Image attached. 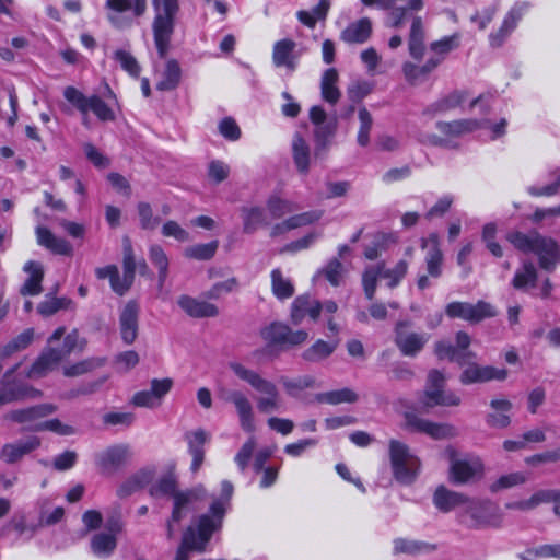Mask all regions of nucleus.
Instances as JSON below:
<instances>
[{
	"label": "nucleus",
	"instance_id": "nucleus-1",
	"mask_svg": "<svg viewBox=\"0 0 560 560\" xmlns=\"http://www.w3.org/2000/svg\"><path fill=\"white\" fill-rule=\"evenodd\" d=\"M234 487L229 480L221 483V494L213 499L209 513L198 517L196 527L189 526L184 533L182 544L176 550L174 560H190V552L206 550L212 534L222 526V521L230 505Z\"/></svg>",
	"mask_w": 560,
	"mask_h": 560
},
{
	"label": "nucleus",
	"instance_id": "nucleus-2",
	"mask_svg": "<svg viewBox=\"0 0 560 560\" xmlns=\"http://www.w3.org/2000/svg\"><path fill=\"white\" fill-rule=\"evenodd\" d=\"M66 328L58 327L47 340V347L31 366L27 376L40 378L54 371L58 364L75 350L82 351L85 341L81 340L77 330L65 336Z\"/></svg>",
	"mask_w": 560,
	"mask_h": 560
},
{
	"label": "nucleus",
	"instance_id": "nucleus-3",
	"mask_svg": "<svg viewBox=\"0 0 560 560\" xmlns=\"http://www.w3.org/2000/svg\"><path fill=\"white\" fill-rule=\"evenodd\" d=\"M66 328L58 327L47 340V347L31 366L27 376L40 378L54 371L58 364L75 350L82 351L85 341L81 340L77 330L65 336Z\"/></svg>",
	"mask_w": 560,
	"mask_h": 560
},
{
	"label": "nucleus",
	"instance_id": "nucleus-4",
	"mask_svg": "<svg viewBox=\"0 0 560 560\" xmlns=\"http://www.w3.org/2000/svg\"><path fill=\"white\" fill-rule=\"evenodd\" d=\"M506 241L524 254H535L538 257L540 268L547 271H552L560 258L557 242L538 232L526 234L520 231H512L506 234Z\"/></svg>",
	"mask_w": 560,
	"mask_h": 560
},
{
	"label": "nucleus",
	"instance_id": "nucleus-5",
	"mask_svg": "<svg viewBox=\"0 0 560 560\" xmlns=\"http://www.w3.org/2000/svg\"><path fill=\"white\" fill-rule=\"evenodd\" d=\"M229 368L238 380L262 394L257 399V408L260 412L269 413L280 408V393L275 383L240 362L232 361L229 363Z\"/></svg>",
	"mask_w": 560,
	"mask_h": 560
},
{
	"label": "nucleus",
	"instance_id": "nucleus-6",
	"mask_svg": "<svg viewBox=\"0 0 560 560\" xmlns=\"http://www.w3.org/2000/svg\"><path fill=\"white\" fill-rule=\"evenodd\" d=\"M463 522L470 528H499L504 514L500 506L489 500H469L462 514Z\"/></svg>",
	"mask_w": 560,
	"mask_h": 560
},
{
	"label": "nucleus",
	"instance_id": "nucleus-7",
	"mask_svg": "<svg viewBox=\"0 0 560 560\" xmlns=\"http://www.w3.org/2000/svg\"><path fill=\"white\" fill-rule=\"evenodd\" d=\"M155 10L153 22L154 42L159 54L163 57L170 44L174 28V18L179 10L178 0H152Z\"/></svg>",
	"mask_w": 560,
	"mask_h": 560
},
{
	"label": "nucleus",
	"instance_id": "nucleus-8",
	"mask_svg": "<svg viewBox=\"0 0 560 560\" xmlns=\"http://www.w3.org/2000/svg\"><path fill=\"white\" fill-rule=\"evenodd\" d=\"M389 457L395 479L404 485H410L420 469V462L409 447L397 440L389 441Z\"/></svg>",
	"mask_w": 560,
	"mask_h": 560
},
{
	"label": "nucleus",
	"instance_id": "nucleus-9",
	"mask_svg": "<svg viewBox=\"0 0 560 560\" xmlns=\"http://www.w3.org/2000/svg\"><path fill=\"white\" fill-rule=\"evenodd\" d=\"M206 495L207 490L202 485L174 493L172 515L166 524V535L168 539H172L175 536V524L179 523L189 513H191L196 509V503L202 501Z\"/></svg>",
	"mask_w": 560,
	"mask_h": 560
},
{
	"label": "nucleus",
	"instance_id": "nucleus-10",
	"mask_svg": "<svg viewBox=\"0 0 560 560\" xmlns=\"http://www.w3.org/2000/svg\"><path fill=\"white\" fill-rule=\"evenodd\" d=\"M435 127L442 136L423 133L419 136V141L429 145L443 147L447 144L450 139L471 133L481 126L476 119H459L453 121H438Z\"/></svg>",
	"mask_w": 560,
	"mask_h": 560
},
{
	"label": "nucleus",
	"instance_id": "nucleus-11",
	"mask_svg": "<svg viewBox=\"0 0 560 560\" xmlns=\"http://www.w3.org/2000/svg\"><path fill=\"white\" fill-rule=\"evenodd\" d=\"M63 96L80 113L90 110L101 121H113L116 118L114 110L98 95L88 97L74 86H67Z\"/></svg>",
	"mask_w": 560,
	"mask_h": 560
},
{
	"label": "nucleus",
	"instance_id": "nucleus-12",
	"mask_svg": "<svg viewBox=\"0 0 560 560\" xmlns=\"http://www.w3.org/2000/svg\"><path fill=\"white\" fill-rule=\"evenodd\" d=\"M445 314L450 318H459L470 324H477L483 319L497 316L493 305L486 301H478L476 304L455 301L445 306Z\"/></svg>",
	"mask_w": 560,
	"mask_h": 560
},
{
	"label": "nucleus",
	"instance_id": "nucleus-13",
	"mask_svg": "<svg viewBox=\"0 0 560 560\" xmlns=\"http://www.w3.org/2000/svg\"><path fill=\"white\" fill-rule=\"evenodd\" d=\"M19 364L8 370L0 381V406L22 401L25 399H37L42 392L33 386L16 382L13 377Z\"/></svg>",
	"mask_w": 560,
	"mask_h": 560
},
{
	"label": "nucleus",
	"instance_id": "nucleus-14",
	"mask_svg": "<svg viewBox=\"0 0 560 560\" xmlns=\"http://www.w3.org/2000/svg\"><path fill=\"white\" fill-rule=\"evenodd\" d=\"M445 376L438 370L430 371L422 402L425 407L458 406L460 398L453 392H445Z\"/></svg>",
	"mask_w": 560,
	"mask_h": 560
},
{
	"label": "nucleus",
	"instance_id": "nucleus-15",
	"mask_svg": "<svg viewBox=\"0 0 560 560\" xmlns=\"http://www.w3.org/2000/svg\"><path fill=\"white\" fill-rule=\"evenodd\" d=\"M409 320H400L395 326V345L405 357H416L430 339L427 332L411 330Z\"/></svg>",
	"mask_w": 560,
	"mask_h": 560
},
{
	"label": "nucleus",
	"instance_id": "nucleus-16",
	"mask_svg": "<svg viewBox=\"0 0 560 560\" xmlns=\"http://www.w3.org/2000/svg\"><path fill=\"white\" fill-rule=\"evenodd\" d=\"M107 20L116 28L129 27L131 19L122 13L131 11L135 18L142 16L147 11V0H106Z\"/></svg>",
	"mask_w": 560,
	"mask_h": 560
},
{
	"label": "nucleus",
	"instance_id": "nucleus-17",
	"mask_svg": "<svg viewBox=\"0 0 560 560\" xmlns=\"http://www.w3.org/2000/svg\"><path fill=\"white\" fill-rule=\"evenodd\" d=\"M422 247L428 248L425 255V266L428 275L418 278L417 285L420 290H424L431 285L429 276L440 278L442 275L443 254L439 246V235L432 233L428 238L422 241Z\"/></svg>",
	"mask_w": 560,
	"mask_h": 560
},
{
	"label": "nucleus",
	"instance_id": "nucleus-18",
	"mask_svg": "<svg viewBox=\"0 0 560 560\" xmlns=\"http://www.w3.org/2000/svg\"><path fill=\"white\" fill-rule=\"evenodd\" d=\"M173 387V381L168 377L153 378L150 388L137 392L131 399L136 407L154 409L162 405L164 397Z\"/></svg>",
	"mask_w": 560,
	"mask_h": 560
},
{
	"label": "nucleus",
	"instance_id": "nucleus-19",
	"mask_svg": "<svg viewBox=\"0 0 560 560\" xmlns=\"http://www.w3.org/2000/svg\"><path fill=\"white\" fill-rule=\"evenodd\" d=\"M260 336L268 345L298 346L307 339L308 334L305 330L293 331L288 325L275 322L264 327Z\"/></svg>",
	"mask_w": 560,
	"mask_h": 560
},
{
	"label": "nucleus",
	"instance_id": "nucleus-20",
	"mask_svg": "<svg viewBox=\"0 0 560 560\" xmlns=\"http://www.w3.org/2000/svg\"><path fill=\"white\" fill-rule=\"evenodd\" d=\"M485 466L480 457L472 456L462 459H453L451 463L450 474L454 483H467L475 479L481 478Z\"/></svg>",
	"mask_w": 560,
	"mask_h": 560
},
{
	"label": "nucleus",
	"instance_id": "nucleus-21",
	"mask_svg": "<svg viewBox=\"0 0 560 560\" xmlns=\"http://www.w3.org/2000/svg\"><path fill=\"white\" fill-rule=\"evenodd\" d=\"M406 425L408 429L425 433L435 440L451 439L457 435V429L448 423H435L413 413L406 415Z\"/></svg>",
	"mask_w": 560,
	"mask_h": 560
},
{
	"label": "nucleus",
	"instance_id": "nucleus-22",
	"mask_svg": "<svg viewBox=\"0 0 560 560\" xmlns=\"http://www.w3.org/2000/svg\"><path fill=\"white\" fill-rule=\"evenodd\" d=\"M301 52L296 51V43L290 38L277 40L272 47V63L277 68H285L293 73L298 66Z\"/></svg>",
	"mask_w": 560,
	"mask_h": 560
},
{
	"label": "nucleus",
	"instance_id": "nucleus-23",
	"mask_svg": "<svg viewBox=\"0 0 560 560\" xmlns=\"http://www.w3.org/2000/svg\"><path fill=\"white\" fill-rule=\"evenodd\" d=\"M128 445L118 444L107 447L95 456V463L103 472H114L127 463L130 458Z\"/></svg>",
	"mask_w": 560,
	"mask_h": 560
},
{
	"label": "nucleus",
	"instance_id": "nucleus-24",
	"mask_svg": "<svg viewBox=\"0 0 560 560\" xmlns=\"http://www.w3.org/2000/svg\"><path fill=\"white\" fill-rule=\"evenodd\" d=\"M508 374L509 372L506 369L471 363L460 374V382L465 385H469L490 381H504L508 377Z\"/></svg>",
	"mask_w": 560,
	"mask_h": 560
},
{
	"label": "nucleus",
	"instance_id": "nucleus-25",
	"mask_svg": "<svg viewBox=\"0 0 560 560\" xmlns=\"http://www.w3.org/2000/svg\"><path fill=\"white\" fill-rule=\"evenodd\" d=\"M56 406L52 404H40L28 408L15 409L10 411L5 417L7 419L27 425L28 430H32L40 419L52 415L56 411Z\"/></svg>",
	"mask_w": 560,
	"mask_h": 560
},
{
	"label": "nucleus",
	"instance_id": "nucleus-26",
	"mask_svg": "<svg viewBox=\"0 0 560 560\" xmlns=\"http://www.w3.org/2000/svg\"><path fill=\"white\" fill-rule=\"evenodd\" d=\"M40 446V439L31 436L26 440L5 443L0 448V460L7 465H13L22 460V458L34 452Z\"/></svg>",
	"mask_w": 560,
	"mask_h": 560
},
{
	"label": "nucleus",
	"instance_id": "nucleus-27",
	"mask_svg": "<svg viewBox=\"0 0 560 560\" xmlns=\"http://www.w3.org/2000/svg\"><path fill=\"white\" fill-rule=\"evenodd\" d=\"M225 399L235 407L241 429L247 433H253L256 425L253 405L248 397L241 390H231Z\"/></svg>",
	"mask_w": 560,
	"mask_h": 560
},
{
	"label": "nucleus",
	"instance_id": "nucleus-28",
	"mask_svg": "<svg viewBox=\"0 0 560 560\" xmlns=\"http://www.w3.org/2000/svg\"><path fill=\"white\" fill-rule=\"evenodd\" d=\"M310 119L315 125V137L318 141L324 143L335 135L338 119L335 115L328 117L323 107L313 106L310 110Z\"/></svg>",
	"mask_w": 560,
	"mask_h": 560
},
{
	"label": "nucleus",
	"instance_id": "nucleus-29",
	"mask_svg": "<svg viewBox=\"0 0 560 560\" xmlns=\"http://www.w3.org/2000/svg\"><path fill=\"white\" fill-rule=\"evenodd\" d=\"M139 306L129 301L121 310L119 317L120 335L125 343L131 345L138 336Z\"/></svg>",
	"mask_w": 560,
	"mask_h": 560
},
{
	"label": "nucleus",
	"instance_id": "nucleus-30",
	"mask_svg": "<svg viewBox=\"0 0 560 560\" xmlns=\"http://www.w3.org/2000/svg\"><path fill=\"white\" fill-rule=\"evenodd\" d=\"M373 33V23L371 19L364 16L349 23L340 33V39L346 44H364Z\"/></svg>",
	"mask_w": 560,
	"mask_h": 560
},
{
	"label": "nucleus",
	"instance_id": "nucleus-31",
	"mask_svg": "<svg viewBox=\"0 0 560 560\" xmlns=\"http://www.w3.org/2000/svg\"><path fill=\"white\" fill-rule=\"evenodd\" d=\"M323 215L322 211L312 210L300 214L291 215L280 223L275 224L271 228L270 236L276 237L284 234L291 230H295L302 226L310 225L317 222Z\"/></svg>",
	"mask_w": 560,
	"mask_h": 560
},
{
	"label": "nucleus",
	"instance_id": "nucleus-32",
	"mask_svg": "<svg viewBox=\"0 0 560 560\" xmlns=\"http://www.w3.org/2000/svg\"><path fill=\"white\" fill-rule=\"evenodd\" d=\"M35 235L37 244L51 253L66 256L72 254V245L67 240L56 236L49 229L38 225Z\"/></svg>",
	"mask_w": 560,
	"mask_h": 560
},
{
	"label": "nucleus",
	"instance_id": "nucleus-33",
	"mask_svg": "<svg viewBox=\"0 0 560 560\" xmlns=\"http://www.w3.org/2000/svg\"><path fill=\"white\" fill-rule=\"evenodd\" d=\"M319 314L320 303L308 295H300L292 303L291 320L294 325L301 324L306 316L316 319Z\"/></svg>",
	"mask_w": 560,
	"mask_h": 560
},
{
	"label": "nucleus",
	"instance_id": "nucleus-34",
	"mask_svg": "<svg viewBox=\"0 0 560 560\" xmlns=\"http://www.w3.org/2000/svg\"><path fill=\"white\" fill-rule=\"evenodd\" d=\"M177 303L190 317H214L219 314V310L214 304L188 295L179 296Z\"/></svg>",
	"mask_w": 560,
	"mask_h": 560
},
{
	"label": "nucleus",
	"instance_id": "nucleus-35",
	"mask_svg": "<svg viewBox=\"0 0 560 560\" xmlns=\"http://www.w3.org/2000/svg\"><path fill=\"white\" fill-rule=\"evenodd\" d=\"M525 9L523 7H513L505 15L501 27L489 35L490 45L499 47L506 37L515 30L522 20Z\"/></svg>",
	"mask_w": 560,
	"mask_h": 560
},
{
	"label": "nucleus",
	"instance_id": "nucleus-36",
	"mask_svg": "<svg viewBox=\"0 0 560 560\" xmlns=\"http://www.w3.org/2000/svg\"><path fill=\"white\" fill-rule=\"evenodd\" d=\"M491 411L486 417V422L491 428L504 429L511 424L510 411L512 404L504 398H495L490 401Z\"/></svg>",
	"mask_w": 560,
	"mask_h": 560
},
{
	"label": "nucleus",
	"instance_id": "nucleus-37",
	"mask_svg": "<svg viewBox=\"0 0 560 560\" xmlns=\"http://www.w3.org/2000/svg\"><path fill=\"white\" fill-rule=\"evenodd\" d=\"M467 94L464 91H454L430 104L424 110V115H443L459 106L466 101Z\"/></svg>",
	"mask_w": 560,
	"mask_h": 560
},
{
	"label": "nucleus",
	"instance_id": "nucleus-38",
	"mask_svg": "<svg viewBox=\"0 0 560 560\" xmlns=\"http://www.w3.org/2000/svg\"><path fill=\"white\" fill-rule=\"evenodd\" d=\"M243 220V232L246 234L255 233L259 228L268 225L267 212L260 206H244L241 208Z\"/></svg>",
	"mask_w": 560,
	"mask_h": 560
},
{
	"label": "nucleus",
	"instance_id": "nucleus-39",
	"mask_svg": "<svg viewBox=\"0 0 560 560\" xmlns=\"http://www.w3.org/2000/svg\"><path fill=\"white\" fill-rule=\"evenodd\" d=\"M23 270L28 273V278L22 285L20 293L22 295H38L42 292V281L44 278L42 264L30 260L25 262Z\"/></svg>",
	"mask_w": 560,
	"mask_h": 560
},
{
	"label": "nucleus",
	"instance_id": "nucleus-40",
	"mask_svg": "<svg viewBox=\"0 0 560 560\" xmlns=\"http://www.w3.org/2000/svg\"><path fill=\"white\" fill-rule=\"evenodd\" d=\"M467 502L468 498L464 494L451 491L444 486H440L433 494V503L442 512H448L459 505H464L465 509Z\"/></svg>",
	"mask_w": 560,
	"mask_h": 560
},
{
	"label": "nucleus",
	"instance_id": "nucleus-41",
	"mask_svg": "<svg viewBox=\"0 0 560 560\" xmlns=\"http://www.w3.org/2000/svg\"><path fill=\"white\" fill-rule=\"evenodd\" d=\"M424 38L425 33L422 19L415 16L410 27L408 48L410 56L417 60H420L424 55Z\"/></svg>",
	"mask_w": 560,
	"mask_h": 560
},
{
	"label": "nucleus",
	"instance_id": "nucleus-42",
	"mask_svg": "<svg viewBox=\"0 0 560 560\" xmlns=\"http://www.w3.org/2000/svg\"><path fill=\"white\" fill-rule=\"evenodd\" d=\"M152 479L153 472L151 470H140L119 486L117 495L120 498L129 497L148 486Z\"/></svg>",
	"mask_w": 560,
	"mask_h": 560
},
{
	"label": "nucleus",
	"instance_id": "nucleus-43",
	"mask_svg": "<svg viewBox=\"0 0 560 560\" xmlns=\"http://www.w3.org/2000/svg\"><path fill=\"white\" fill-rule=\"evenodd\" d=\"M538 278L535 265L529 260H524L520 268L515 271L512 279V285L517 290H526L534 288Z\"/></svg>",
	"mask_w": 560,
	"mask_h": 560
},
{
	"label": "nucleus",
	"instance_id": "nucleus-44",
	"mask_svg": "<svg viewBox=\"0 0 560 560\" xmlns=\"http://www.w3.org/2000/svg\"><path fill=\"white\" fill-rule=\"evenodd\" d=\"M337 81L338 72L335 68H329L323 73L320 81L322 97L331 105H335L341 95L336 86Z\"/></svg>",
	"mask_w": 560,
	"mask_h": 560
},
{
	"label": "nucleus",
	"instance_id": "nucleus-45",
	"mask_svg": "<svg viewBox=\"0 0 560 560\" xmlns=\"http://www.w3.org/2000/svg\"><path fill=\"white\" fill-rule=\"evenodd\" d=\"M270 279L272 294L278 300H287L294 294V285L292 281L283 275L281 269H272L270 272Z\"/></svg>",
	"mask_w": 560,
	"mask_h": 560
},
{
	"label": "nucleus",
	"instance_id": "nucleus-46",
	"mask_svg": "<svg viewBox=\"0 0 560 560\" xmlns=\"http://www.w3.org/2000/svg\"><path fill=\"white\" fill-rule=\"evenodd\" d=\"M329 8V0H319L317 5H315L311 11H298L296 18L303 25L314 28L317 21H324L326 19Z\"/></svg>",
	"mask_w": 560,
	"mask_h": 560
},
{
	"label": "nucleus",
	"instance_id": "nucleus-47",
	"mask_svg": "<svg viewBox=\"0 0 560 560\" xmlns=\"http://www.w3.org/2000/svg\"><path fill=\"white\" fill-rule=\"evenodd\" d=\"M551 489L536 491L530 498L506 503V509L518 511H530L544 503H551Z\"/></svg>",
	"mask_w": 560,
	"mask_h": 560
},
{
	"label": "nucleus",
	"instance_id": "nucleus-48",
	"mask_svg": "<svg viewBox=\"0 0 560 560\" xmlns=\"http://www.w3.org/2000/svg\"><path fill=\"white\" fill-rule=\"evenodd\" d=\"M551 489L536 491L530 498L506 503V509L518 511H530L544 503H551Z\"/></svg>",
	"mask_w": 560,
	"mask_h": 560
},
{
	"label": "nucleus",
	"instance_id": "nucleus-49",
	"mask_svg": "<svg viewBox=\"0 0 560 560\" xmlns=\"http://www.w3.org/2000/svg\"><path fill=\"white\" fill-rule=\"evenodd\" d=\"M180 77L182 70L178 62L171 59L165 65L161 79L156 83V89L160 91H172L179 84Z\"/></svg>",
	"mask_w": 560,
	"mask_h": 560
},
{
	"label": "nucleus",
	"instance_id": "nucleus-50",
	"mask_svg": "<svg viewBox=\"0 0 560 560\" xmlns=\"http://www.w3.org/2000/svg\"><path fill=\"white\" fill-rule=\"evenodd\" d=\"M434 351L439 359H447L450 361L457 362L460 365L475 358L472 352L462 353L457 348H455V346L446 341H438L435 343Z\"/></svg>",
	"mask_w": 560,
	"mask_h": 560
},
{
	"label": "nucleus",
	"instance_id": "nucleus-51",
	"mask_svg": "<svg viewBox=\"0 0 560 560\" xmlns=\"http://www.w3.org/2000/svg\"><path fill=\"white\" fill-rule=\"evenodd\" d=\"M337 345L336 341L327 342L318 339L302 353V358L307 362H319L328 358L336 350Z\"/></svg>",
	"mask_w": 560,
	"mask_h": 560
},
{
	"label": "nucleus",
	"instance_id": "nucleus-52",
	"mask_svg": "<svg viewBox=\"0 0 560 560\" xmlns=\"http://www.w3.org/2000/svg\"><path fill=\"white\" fill-rule=\"evenodd\" d=\"M117 540L112 534L100 533L93 536L91 539L92 552L101 558L110 556L116 549Z\"/></svg>",
	"mask_w": 560,
	"mask_h": 560
},
{
	"label": "nucleus",
	"instance_id": "nucleus-53",
	"mask_svg": "<svg viewBox=\"0 0 560 560\" xmlns=\"http://www.w3.org/2000/svg\"><path fill=\"white\" fill-rule=\"evenodd\" d=\"M298 205L291 200L271 195L267 200V211L272 219H280L298 210Z\"/></svg>",
	"mask_w": 560,
	"mask_h": 560
},
{
	"label": "nucleus",
	"instance_id": "nucleus-54",
	"mask_svg": "<svg viewBox=\"0 0 560 560\" xmlns=\"http://www.w3.org/2000/svg\"><path fill=\"white\" fill-rule=\"evenodd\" d=\"M292 152L296 168L301 173H307L310 166V148L306 141L296 133L292 141Z\"/></svg>",
	"mask_w": 560,
	"mask_h": 560
},
{
	"label": "nucleus",
	"instance_id": "nucleus-55",
	"mask_svg": "<svg viewBox=\"0 0 560 560\" xmlns=\"http://www.w3.org/2000/svg\"><path fill=\"white\" fill-rule=\"evenodd\" d=\"M423 8V0H409L408 7H393L388 9L387 25L394 28H399L404 24L408 10L420 11Z\"/></svg>",
	"mask_w": 560,
	"mask_h": 560
},
{
	"label": "nucleus",
	"instance_id": "nucleus-56",
	"mask_svg": "<svg viewBox=\"0 0 560 560\" xmlns=\"http://www.w3.org/2000/svg\"><path fill=\"white\" fill-rule=\"evenodd\" d=\"M149 258L159 270V287L165 283L168 273V258L160 245H152L149 249Z\"/></svg>",
	"mask_w": 560,
	"mask_h": 560
},
{
	"label": "nucleus",
	"instance_id": "nucleus-57",
	"mask_svg": "<svg viewBox=\"0 0 560 560\" xmlns=\"http://www.w3.org/2000/svg\"><path fill=\"white\" fill-rule=\"evenodd\" d=\"M459 44L460 34L454 33L453 35L432 42L430 44V51L435 57H441V60L443 61L451 51L459 47Z\"/></svg>",
	"mask_w": 560,
	"mask_h": 560
},
{
	"label": "nucleus",
	"instance_id": "nucleus-58",
	"mask_svg": "<svg viewBox=\"0 0 560 560\" xmlns=\"http://www.w3.org/2000/svg\"><path fill=\"white\" fill-rule=\"evenodd\" d=\"M359 129L357 133V143L365 148L370 143V133L373 127V117L371 113L365 108L361 107L358 112Z\"/></svg>",
	"mask_w": 560,
	"mask_h": 560
},
{
	"label": "nucleus",
	"instance_id": "nucleus-59",
	"mask_svg": "<svg viewBox=\"0 0 560 560\" xmlns=\"http://www.w3.org/2000/svg\"><path fill=\"white\" fill-rule=\"evenodd\" d=\"M279 382L290 396H296L302 390L311 388L315 385V378L310 375H304L296 378L281 376Z\"/></svg>",
	"mask_w": 560,
	"mask_h": 560
},
{
	"label": "nucleus",
	"instance_id": "nucleus-60",
	"mask_svg": "<svg viewBox=\"0 0 560 560\" xmlns=\"http://www.w3.org/2000/svg\"><path fill=\"white\" fill-rule=\"evenodd\" d=\"M98 279H109L110 287L114 292L124 295L127 292L126 284L119 276L118 268L115 265H108L95 270Z\"/></svg>",
	"mask_w": 560,
	"mask_h": 560
},
{
	"label": "nucleus",
	"instance_id": "nucleus-61",
	"mask_svg": "<svg viewBox=\"0 0 560 560\" xmlns=\"http://www.w3.org/2000/svg\"><path fill=\"white\" fill-rule=\"evenodd\" d=\"M432 550H434V547L423 541L410 540L405 538H397L394 540L395 553L417 555L422 552H429Z\"/></svg>",
	"mask_w": 560,
	"mask_h": 560
},
{
	"label": "nucleus",
	"instance_id": "nucleus-62",
	"mask_svg": "<svg viewBox=\"0 0 560 560\" xmlns=\"http://www.w3.org/2000/svg\"><path fill=\"white\" fill-rule=\"evenodd\" d=\"M34 339V329L27 328L10 342L1 348L2 355H12L13 353L26 349Z\"/></svg>",
	"mask_w": 560,
	"mask_h": 560
},
{
	"label": "nucleus",
	"instance_id": "nucleus-63",
	"mask_svg": "<svg viewBox=\"0 0 560 560\" xmlns=\"http://www.w3.org/2000/svg\"><path fill=\"white\" fill-rule=\"evenodd\" d=\"M322 402L338 405L342 402H354L358 400V395L350 388L345 387L337 390L322 393L317 396Z\"/></svg>",
	"mask_w": 560,
	"mask_h": 560
},
{
	"label": "nucleus",
	"instance_id": "nucleus-64",
	"mask_svg": "<svg viewBox=\"0 0 560 560\" xmlns=\"http://www.w3.org/2000/svg\"><path fill=\"white\" fill-rule=\"evenodd\" d=\"M113 58L130 77L138 78L140 75L141 67L131 52L125 49H117L114 51Z\"/></svg>",
	"mask_w": 560,
	"mask_h": 560
}]
</instances>
